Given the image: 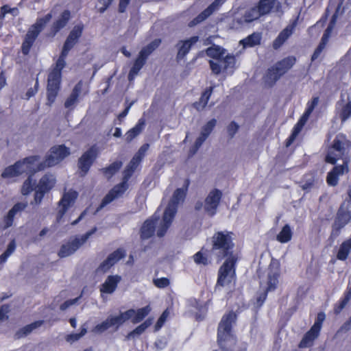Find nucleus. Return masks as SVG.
<instances>
[{
  "label": "nucleus",
  "instance_id": "f257e3e1",
  "mask_svg": "<svg viewBox=\"0 0 351 351\" xmlns=\"http://www.w3.org/2000/svg\"><path fill=\"white\" fill-rule=\"evenodd\" d=\"M237 320V315L230 311L225 313L217 327V341L222 351H233L237 344V337L233 334V326Z\"/></svg>",
  "mask_w": 351,
  "mask_h": 351
},
{
  "label": "nucleus",
  "instance_id": "f03ea898",
  "mask_svg": "<svg viewBox=\"0 0 351 351\" xmlns=\"http://www.w3.org/2000/svg\"><path fill=\"white\" fill-rule=\"evenodd\" d=\"M234 233L231 231H217L211 237V251L218 261L237 258L234 254Z\"/></svg>",
  "mask_w": 351,
  "mask_h": 351
},
{
  "label": "nucleus",
  "instance_id": "7ed1b4c3",
  "mask_svg": "<svg viewBox=\"0 0 351 351\" xmlns=\"http://www.w3.org/2000/svg\"><path fill=\"white\" fill-rule=\"evenodd\" d=\"M281 276L280 264L277 260H272L268 266L265 287L263 292L256 297V305L258 307L263 306L265 302L269 292L274 291L278 288Z\"/></svg>",
  "mask_w": 351,
  "mask_h": 351
},
{
  "label": "nucleus",
  "instance_id": "20e7f679",
  "mask_svg": "<svg viewBox=\"0 0 351 351\" xmlns=\"http://www.w3.org/2000/svg\"><path fill=\"white\" fill-rule=\"evenodd\" d=\"M51 18L52 14L51 12L47 13L43 17L38 18L36 22L28 29L24 36L21 47V51L23 56L29 55L38 36Z\"/></svg>",
  "mask_w": 351,
  "mask_h": 351
},
{
  "label": "nucleus",
  "instance_id": "39448f33",
  "mask_svg": "<svg viewBox=\"0 0 351 351\" xmlns=\"http://www.w3.org/2000/svg\"><path fill=\"white\" fill-rule=\"evenodd\" d=\"M39 160L40 156L37 155L27 156L19 160L14 165L5 167L1 173V177L3 178H12L25 173H35L38 171L37 167H34V165Z\"/></svg>",
  "mask_w": 351,
  "mask_h": 351
},
{
  "label": "nucleus",
  "instance_id": "423d86ee",
  "mask_svg": "<svg viewBox=\"0 0 351 351\" xmlns=\"http://www.w3.org/2000/svg\"><path fill=\"white\" fill-rule=\"evenodd\" d=\"M134 173V171L132 169L126 166L123 172V178L121 182L114 185L104 196L100 204L96 208L95 214L100 211L102 208H104L108 204L111 203L115 199L123 196V195L129 188L128 182Z\"/></svg>",
  "mask_w": 351,
  "mask_h": 351
},
{
  "label": "nucleus",
  "instance_id": "0eeeda50",
  "mask_svg": "<svg viewBox=\"0 0 351 351\" xmlns=\"http://www.w3.org/2000/svg\"><path fill=\"white\" fill-rule=\"evenodd\" d=\"M160 43L161 40L156 38L142 48L129 71L128 80L130 81L132 80L138 75L141 69L146 64L148 57L160 46Z\"/></svg>",
  "mask_w": 351,
  "mask_h": 351
},
{
  "label": "nucleus",
  "instance_id": "6e6552de",
  "mask_svg": "<svg viewBox=\"0 0 351 351\" xmlns=\"http://www.w3.org/2000/svg\"><path fill=\"white\" fill-rule=\"evenodd\" d=\"M71 154L69 147L65 145H58L51 147L49 154L46 156L45 160L37 165L38 171L44 170L47 167H53L61 162Z\"/></svg>",
  "mask_w": 351,
  "mask_h": 351
},
{
  "label": "nucleus",
  "instance_id": "1a4fd4ad",
  "mask_svg": "<svg viewBox=\"0 0 351 351\" xmlns=\"http://www.w3.org/2000/svg\"><path fill=\"white\" fill-rule=\"evenodd\" d=\"M224 260L218 270L217 286L225 287L236 280V265L238 258H230Z\"/></svg>",
  "mask_w": 351,
  "mask_h": 351
},
{
  "label": "nucleus",
  "instance_id": "9d476101",
  "mask_svg": "<svg viewBox=\"0 0 351 351\" xmlns=\"http://www.w3.org/2000/svg\"><path fill=\"white\" fill-rule=\"evenodd\" d=\"M295 61L296 59L293 56H289L278 61L274 66L268 69L266 74L267 80L275 83L295 64Z\"/></svg>",
  "mask_w": 351,
  "mask_h": 351
},
{
  "label": "nucleus",
  "instance_id": "9b49d317",
  "mask_svg": "<svg viewBox=\"0 0 351 351\" xmlns=\"http://www.w3.org/2000/svg\"><path fill=\"white\" fill-rule=\"evenodd\" d=\"M133 311H125L118 315L109 316L101 323L97 324L94 328V331L102 333L110 327H114V330H118L126 321L129 319Z\"/></svg>",
  "mask_w": 351,
  "mask_h": 351
},
{
  "label": "nucleus",
  "instance_id": "f8f14e48",
  "mask_svg": "<svg viewBox=\"0 0 351 351\" xmlns=\"http://www.w3.org/2000/svg\"><path fill=\"white\" fill-rule=\"evenodd\" d=\"M96 231L97 228L94 227L84 234L81 238L75 237L72 241L63 244L58 251V256L65 258L74 254Z\"/></svg>",
  "mask_w": 351,
  "mask_h": 351
},
{
  "label": "nucleus",
  "instance_id": "ddd939ff",
  "mask_svg": "<svg viewBox=\"0 0 351 351\" xmlns=\"http://www.w3.org/2000/svg\"><path fill=\"white\" fill-rule=\"evenodd\" d=\"M98 156V149L95 145L91 146L78 159L77 167L80 173L84 176L89 171L91 166Z\"/></svg>",
  "mask_w": 351,
  "mask_h": 351
},
{
  "label": "nucleus",
  "instance_id": "4468645a",
  "mask_svg": "<svg viewBox=\"0 0 351 351\" xmlns=\"http://www.w3.org/2000/svg\"><path fill=\"white\" fill-rule=\"evenodd\" d=\"M62 75L49 73L47 77V104L51 106L54 103L60 89Z\"/></svg>",
  "mask_w": 351,
  "mask_h": 351
},
{
  "label": "nucleus",
  "instance_id": "2eb2a0df",
  "mask_svg": "<svg viewBox=\"0 0 351 351\" xmlns=\"http://www.w3.org/2000/svg\"><path fill=\"white\" fill-rule=\"evenodd\" d=\"M27 206V202H17L0 220V229L5 230L10 228L14 221V217L18 213L23 212Z\"/></svg>",
  "mask_w": 351,
  "mask_h": 351
},
{
  "label": "nucleus",
  "instance_id": "dca6fc26",
  "mask_svg": "<svg viewBox=\"0 0 351 351\" xmlns=\"http://www.w3.org/2000/svg\"><path fill=\"white\" fill-rule=\"evenodd\" d=\"M77 196V192L72 190L63 194L58 202V206L60 208L56 215L57 223H59L62 220L67 210L75 203Z\"/></svg>",
  "mask_w": 351,
  "mask_h": 351
},
{
  "label": "nucleus",
  "instance_id": "f3484780",
  "mask_svg": "<svg viewBox=\"0 0 351 351\" xmlns=\"http://www.w3.org/2000/svg\"><path fill=\"white\" fill-rule=\"evenodd\" d=\"M222 197V192L217 189L210 191L204 201V210L211 217L214 216Z\"/></svg>",
  "mask_w": 351,
  "mask_h": 351
},
{
  "label": "nucleus",
  "instance_id": "a211bd4d",
  "mask_svg": "<svg viewBox=\"0 0 351 351\" xmlns=\"http://www.w3.org/2000/svg\"><path fill=\"white\" fill-rule=\"evenodd\" d=\"M71 19V12L69 10H63L60 16L51 24L47 36L49 38L55 37L57 34L64 29Z\"/></svg>",
  "mask_w": 351,
  "mask_h": 351
},
{
  "label": "nucleus",
  "instance_id": "6ab92c4d",
  "mask_svg": "<svg viewBox=\"0 0 351 351\" xmlns=\"http://www.w3.org/2000/svg\"><path fill=\"white\" fill-rule=\"evenodd\" d=\"M84 30L83 24H77L75 25L69 32L66 37L62 49V51L68 53L71 49L78 43L81 38Z\"/></svg>",
  "mask_w": 351,
  "mask_h": 351
},
{
  "label": "nucleus",
  "instance_id": "aec40b11",
  "mask_svg": "<svg viewBox=\"0 0 351 351\" xmlns=\"http://www.w3.org/2000/svg\"><path fill=\"white\" fill-rule=\"evenodd\" d=\"M189 305L193 308V315L197 322H199L205 319L208 311L207 302H202L196 298H191L189 300Z\"/></svg>",
  "mask_w": 351,
  "mask_h": 351
},
{
  "label": "nucleus",
  "instance_id": "412c9836",
  "mask_svg": "<svg viewBox=\"0 0 351 351\" xmlns=\"http://www.w3.org/2000/svg\"><path fill=\"white\" fill-rule=\"evenodd\" d=\"M125 255L126 252L123 248L119 247L117 249L110 253L106 259L99 265L98 269L104 273L108 271L117 262L123 258Z\"/></svg>",
  "mask_w": 351,
  "mask_h": 351
},
{
  "label": "nucleus",
  "instance_id": "4be33fe9",
  "mask_svg": "<svg viewBox=\"0 0 351 351\" xmlns=\"http://www.w3.org/2000/svg\"><path fill=\"white\" fill-rule=\"evenodd\" d=\"M298 17L292 20L290 23L283 29L276 38L273 41L272 47L274 49H278L293 33L298 24Z\"/></svg>",
  "mask_w": 351,
  "mask_h": 351
},
{
  "label": "nucleus",
  "instance_id": "5701e85b",
  "mask_svg": "<svg viewBox=\"0 0 351 351\" xmlns=\"http://www.w3.org/2000/svg\"><path fill=\"white\" fill-rule=\"evenodd\" d=\"M348 141L343 135H337L333 141L332 146L329 148L328 154L326 157L327 162L335 164V156L332 155L334 152H345V147Z\"/></svg>",
  "mask_w": 351,
  "mask_h": 351
},
{
  "label": "nucleus",
  "instance_id": "b1692460",
  "mask_svg": "<svg viewBox=\"0 0 351 351\" xmlns=\"http://www.w3.org/2000/svg\"><path fill=\"white\" fill-rule=\"evenodd\" d=\"M198 40L199 37L197 36H191L190 38L184 40H180L177 44V47H178L176 56L177 61L180 62V60H184L190 51L192 46Z\"/></svg>",
  "mask_w": 351,
  "mask_h": 351
},
{
  "label": "nucleus",
  "instance_id": "393cba45",
  "mask_svg": "<svg viewBox=\"0 0 351 351\" xmlns=\"http://www.w3.org/2000/svg\"><path fill=\"white\" fill-rule=\"evenodd\" d=\"M121 280V277L119 275H110L108 276L104 283L99 287V291L101 294H112L117 289L118 285Z\"/></svg>",
  "mask_w": 351,
  "mask_h": 351
},
{
  "label": "nucleus",
  "instance_id": "a878e982",
  "mask_svg": "<svg viewBox=\"0 0 351 351\" xmlns=\"http://www.w3.org/2000/svg\"><path fill=\"white\" fill-rule=\"evenodd\" d=\"M307 121V108L304 110L301 118L298 123L294 125L291 134L285 141V146L289 147L295 140L296 137L301 132L305 123Z\"/></svg>",
  "mask_w": 351,
  "mask_h": 351
},
{
  "label": "nucleus",
  "instance_id": "bb28decb",
  "mask_svg": "<svg viewBox=\"0 0 351 351\" xmlns=\"http://www.w3.org/2000/svg\"><path fill=\"white\" fill-rule=\"evenodd\" d=\"M307 121V108L304 110L301 118L298 123L294 125L291 134L285 141V146L289 147L295 140L296 137L301 132L305 123Z\"/></svg>",
  "mask_w": 351,
  "mask_h": 351
},
{
  "label": "nucleus",
  "instance_id": "cd10ccee",
  "mask_svg": "<svg viewBox=\"0 0 351 351\" xmlns=\"http://www.w3.org/2000/svg\"><path fill=\"white\" fill-rule=\"evenodd\" d=\"M157 219H147L143 223L140 230L141 240H147L154 235Z\"/></svg>",
  "mask_w": 351,
  "mask_h": 351
},
{
  "label": "nucleus",
  "instance_id": "c85d7f7f",
  "mask_svg": "<svg viewBox=\"0 0 351 351\" xmlns=\"http://www.w3.org/2000/svg\"><path fill=\"white\" fill-rule=\"evenodd\" d=\"M348 172V161L345 160L342 165L335 167L332 171L328 173L327 176L328 184L330 186H336L338 183V176L343 175Z\"/></svg>",
  "mask_w": 351,
  "mask_h": 351
},
{
  "label": "nucleus",
  "instance_id": "c756f323",
  "mask_svg": "<svg viewBox=\"0 0 351 351\" xmlns=\"http://www.w3.org/2000/svg\"><path fill=\"white\" fill-rule=\"evenodd\" d=\"M189 184V179H186L184 180L182 187L178 188L175 190L171 199V201L169 204H171L172 206H175L176 208H178V206L180 204V202H183L184 200Z\"/></svg>",
  "mask_w": 351,
  "mask_h": 351
},
{
  "label": "nucleus",
  "instance_id": "7c9ffc66",
  "mask_svg": "<svg viewBox=\"0 0 351 351\" xmlns=\"http://www.w3.org/2000/svg\"><path fill=\"white\" fill-rule=\"evenodd\" d=\"M215 88V85L206 88V89L202 93L199 101L193 104V108L197 111L204 110L206 107Z\"/></svg>",
  "mask_w": 351,
  "mask_h": 351
},
{
  "label": "nucleus",
  "instance_id": "2f4dec72",
  "mask_svg": "<svg viewBox=\"0 0 351 351\" xmlns=\"http://www.w3.org/2000/svg\"><path fill=\"white\" fill-rule=\"evenodd\" d=\"M128 311H133L129 319H131L133 324H137L143 321L149 315L152 308L149 305H147L138 308L136 311L132 308L128 309Z\"/></svg>",
  "mask_w": 351,
  "mask_h": 351
},
{
  "label": "nucleus",
  "instance_id": "473e14b6",
  "mask_svg": "<svg viewBox=\"0 0 351 351\" xmlns=\"http://www.w3.org/2000/svg\"><path fill=\"white\" fill-rule=\"evenodd\" d=\"M325 319V314L319 313L317 314L316 321L308 330V343L313 341L319 336L323 322Z\"/></svg>",
  "mask_w": 351,
  "mask_h": 351
},
{
  "label": "nucleus",
  "instance_id": "72a5a7b5",
  "mask_svg": "<svg viewBox=\"0 0 351 351\" xmlns=\"http://www.w3.org/2000/svg\"><path fill=\"white\" fill-rule=\"evenodd\" d=\"M145 126V120L143 118L138 119L136 124L125 134V141L128 143L131 142L134 138L138 136L143 130Z\"/></svg>",
  "mask_w": 351,
  "mask_h": 351
},
{
  "label": "nucleus",
  "instance_id": "f704fd0d",
  "mask_svg": "<svg viewBox=\"0 0 351 351\" xmlns=\"http://www.w3.org/2000/svg\"><path fill=\"white\" fill-rule=\"evenodd\" d=\"M262 36L260 32H254L240 41L243 48L254 47L261 44Z\"/></svg>",
  "mask_w": 351,
  "mask_h": 351
},
{
  "label": "nucleus",
  "instance_id": "c9c22d12",
  "mask_svg": "<svg viewBox=\"0 0 351 351\" xmlns=\"http://www.w3.org/2000/svg\"><path fill=\"white\" fill-rule=\"evenodd\" d=\"M278 3L277 0H259L256 5L262 16L269 14Z\"/></svg>",
  "mask_w": 351,
  "mask_h": 351
},
{
  "label": "nucleus",
  "instance_id": "e433bc0d",
  "mask_svg": "<svg viewBox=\"0 0 351 351\" xmlns=\"http://www.w3.org/2000/svg\"><path fill=\"white\" fill-rule=\"evenodd\" d=\"M82 89V81H80L78 83H77L74 88L72 90V92L69 97L66 99L64 102V106L65 108H68L74 105L76 101H77V99L80 96V94L81 93Z\"/></svg>",
  "mask_w": 351,
  "mask_h": 351
},
{
  "label": "nucleus",
  "instance_id": "4c0bfd02",
  "mask_svg": "<svg viewBox=\"0 0 351 351\" xmlns=\"http://www.w3.org/2000/svg\"><path fill=\"white\" fill-rule=\"evenodd\" d=\"M122 165L123 162L121 160H116L108 167L102 168L101 171L108 179H110L120 170Z\"/></svg>",
  "mask_w": 351,
  "mask_h": 351
},
{
  "label": "nucleus",
  "instance_id": "58836bf2",
  "mask_svg": "<svg viewBox=\"0 0 351 351\" xmlns=\"http://www.w3.org/2000/svg\"><path fill=\"white\" fill-rule=\"evenodd\" d=\"M293 237V231L289 224H285L276 235V240L281 243H287L290 241Z\"/></svg>",
  "mask_w": 351,
  "mask_h": 351
},
{
  "label": "nucleus",
  "instance_id": "ea45409f",
  "mask_svg": "<svg viewBox=\"0 0 351 351\" xmlns=\"http://www.w3.org/2000/svg\"><path fill=\"white\" fill-rule=\"evenodd\" d=\"M44 323L43 320H38L35 321L21 328L16 333V336L17 338H21L22 337H25L31 333L34 329L41 326Z\"/></svg>",
  "mask_w": 351,
  "mask_h": 351
},
{
  "label": "nucleus",
  "instance_id": "a19ab883",
  "mask_svg": "<svg viewBox=\"0 0 351 351\" xmlns=\"http://www.w3.org/2000/svg\"><path fill=\"white\" fill-rule=\"evenodd\" d=\"M68 53L61 51L60 54L56 62L55 66L49 73H56L58 75H62V71L66 66V58Z\"/></svg>",
  "mask_w": 351,
  "mask_h": 351
},
{
  "label": "nucleus",
  "instance_id": "79ce46f5",
  "mask_svg": "<svg viewBox=\"0 0 351 351\" xmlns=\"http://www.w3.org/2000/svg\"><path fill=\"white\" fill-rule=\"evenodd\" d=\"M152 324V319L148 318L139 326L136 327L133 330L130 332L127 336V339H130L132 337H134L135 335H140L144 332V331L149 327Z\"/></svg>",
  "mask_w": 351,
  "mask_h": 351
},
{
  "label": "nucleus",
  "instance_id": "37998d69",
  "mask_svg": "<svg viewBox=\"0 0 351 351\" xmlns=\"http://www.w3.org/2000/svg\"><path fill=\"white\" fill-rule=\"evenodd\" d=\"M55 182L51 179L49 176L44 175L39 180L36 187L40 190L44 191L47 193L53 187Z\"/></svg>",
  "mask_w": 351,
  "mask_h": 351
},
{
  "label": "nucleus",
  "instance_id": "c03bdc74",
  "mask_svg": "<svg viewBox=\"0 0 351 351\" xmlns=\"http://www.w3.org/2000/svg\"><path fill=\"white\" fill-rule=\"evenodd\" d=\"M176 213L177 208L175 206H172L169 204L163 213L162 223L171 226Z\"/></svg>",
  "mask_w": 351,
  "mask_h": 351
},
{
  "label": "nucleus",
  "instance_id": "a18cd8bd",
  "mask_svg": "<svg viewBox=\"0 0 351 351\" xmlns=\"http://www.w3.org/2000/svg\"><path fill=\"white\" fill-rule=\"evenodd\" d=\"M351 250V238L343 241L339 249L337 257L339 260L345 261Z\"/></svg>",
  "mask_w": 351,
  "mask_h": 351
},
{
  "label": "nucleus",
  "instance_id": "49530a36",
  "mask_svg": "<svg viewBox=\"0 0 351 351\" xmlns=\"http://www.w3.org/2000/svg\"><path fill=\"white\" fill-rule=\"evenodd\" d=\"M258 11L256 5L246 10L243 14L244 21L250 23L263 16Z\"/></svg>",
  "mask_w": 351,
  "mask_h": 351
},
{
  "label": "nucleus",
  "instance_id": "de8ad7c7",
  "mask_svg": "<svg viewBox=\"0 0 351 351\" xmlns=\"http://www.w3.org/2000/svg\"><path fill=\"white\" fill-rule=\"evenodd\" d=\"M28 174L27 178L24 181L21 192L23 195H29L34 189L35 181L32 178L34 173H26Z\"/></svg>",
  "mask_w": 351,
  "mask_h": 351
},
{
  "label": "nucleus",
  "instance_id": "09e8293b",
  "mask_svg": "<svg viewBox=\"0 0 351 351\" xmlns=\"http://www.w3.org/2000/svg\"><path fill=\"white\" fill-rule=\"evenodd\" d=\"M206 53L208 57L219 60L223 56L225 50L218 45H215L207 48Z\"/></svg>",
  "mask_w": 351,
  "mask_h": 351
},
{
  "label": "nucleus",
  "instance_id": "8fccbe9b",
  "mask_svg": "<svg viewBox=\"0 0 351 351\" xmlns=\"http://www.w3.org/2000/svg\"><path fill=\"white\" fill-rule=\"evenodd\" d=\"M350 221V218L348 217V211L344 213H339L337 219L334 224V228H335L337 230H339Z\"/></svg>",
  "mask_w": 351,
  "mask_h": 351
},
{
  "label": "nucleus",
  "instance_id": "3c124183",
  "mask_svg": "<svg viewBox=\"0 0 351 351\" xmlns=\"http://www.w3.org/2000/svg\"><path fill=\"white\" fill-rule=\"evenodd\" d=\"M216 124L217 120L214 118L211 119L204 125H203L200 134L206 138H208L214 130Z\"/></svg>",
  "mask_w": 351,
  "mask_h": 351
},
{
  "label": "nucleus",
  "instance_id": "603ef678",
  "mask_svg": "<svg viewBox=\"0 0 351 351\" xmlns=\"http://www.w3.org/2000/svg\"><path fill=\"white\" fill-rule=\"evenodd\" d=\"M193 261L197 265H202L204 266H207L210 263L208 256L202 252V250L196 252L193 256Z\"/></svg>",
  "mask_w": 351,
  "mask_h": 351
},
{
  "label": "nucleus",
  "instance_id": "864d4df0",
  "mask_svg": "<svg viewBox=\"0 0 351 351\" xmlns=\"http://www.w3.org/2000/svg\"><path fill=\"white\" fill-rule=\"evenodd\" d=\"M87 332L86 328L84 326L80 328V332L79 333H71L67 335L65 337V339L67 342L73 343L75 341H78L81 337H82Z\"/></svg>",
  "mask_w": 351,
  "mask_h": 351
},
{
  "label": "nucleus",
  "instance_id": "5fc2aeb1",
  "mask_svg": "<svg viewBox=\"0 0 351 351\" xmlns=\"http://www.w3.org/2000/svg\"><path fill=\"white\" fill-rule=\"evenodd\" d=\"M168 315H169V311L167 309H166L160 315V316L159 317V318L158 319V320L155 324L154 329L156 331L159 330L163 326V325L165 324V323L167 320Z\"/></svg>",
  "mask_w": 351,
  "mask_h": 351
},
{
  "label": "nucleus",
  "instance_id": "6e6d98bb",
  "mask_svg": "<svg viewBox=\"0 0 351 351\" xmlns=\"http://www.w3.org/2000/svg\"><path fill=\"white\" fill-rule=\"evenodd\" d=\"M206 139L207 138L200 134L199 136L196 138L194 145L190 150V152L192 154H195Z\"/></svg>",
  "mask_w": 351,
  "mask_h": 351
},
{
  "label": "nucleus",
  "instance_id": "4d7b16f0",
  "mask_svg": "<svg viewBox=\"0 0 351 351\" xmlns=\"http://www.w3.org/2000/svg\"><path fill=\"white\" fill-rule=\"evenodd\" d=\"M153 282L154 285L159 289L166 288L170 285L169 279L165 277L154 279Z\"/></svg>",
  "mask_w": 351,
  "mask_h": 351
},
{
  "label": "nucleus",
  "instance_id": "13d9d810",
  "mask_svg": "<svg viewBox=\"0 0 351 351\" xmlns=\"http://www.w3.org/2000/svg\"><path fill=\"white\" fill-rule=\"evenodd\" d=\"M149 147V145L148 143L143 144L138 150V152L134 154V157L137 158L138 161H142L143 158L145 156L147 151Z\"/></svg>",
  "mask_w": 351,
  "mask_h": 351
},
{
  "label": "nucleus",
  "instance_id": "bf43d9fd",
  "mask_svg": "<svg viewBox=\"0 0 351 351\" xmlns=\"http://www.w3.org/2000/svg\"><path fill=\"white\" fill-rule=\"evenodd\" d=\"M326 45V36L324 37V38H322L321 43H319V46L317 47V49H315V51H314V53L311 57L312 61L315 60L318 58L319 54L322 53V51L324 49Z\"/></svg>",
  "mask_w": 351,
  "mask_h": 351
},
{
  "label": "nucleus",
  "instance_id": "052dcab7",
  "mask_svg": "<svg viewBox=\"0 0 351 351\" xmlns=\"http://www.w3.org/2000/svg\"><path fill=\"white\" fill-rule=\"evenodd\" d=\"M224 63V69H227L231 66H233L235 63V58L233 55L228 54L224 58L222 57L220 60Z\"/></svg>",
  "mask_w": 351,
  "mask_h": 351
},
{
  "label": "nucleus",
  "instance_id": "680f3d73",
  "mask_svg": "<svg viewBox=\"0 0 351 351\" xmlns=\"http://www.w3.org/2000/svg\"><path fill=\"white\" fill-rule=\"evenodd\" d=\"M351 115V101H350L342 109L341 119L343 121H346Z\"/></svg>",
  "mask_w": 351,
  "mask_h": 351
},
{
  "label": "nucleus",
  "instance_id": "e2e57ef3",
  "mask_svg": "<svg viewBox=\"0 0 351 351\" xmlns=\"http://www.w3.org/2000/svg\"><path fill=\"white\" fill-rule=\"evenodd\" d=\"M113 0H98V11L99 13H104L112 4Z\"/></svg>",
  "mask_w": 351,
  "mask_h": 351
},
{
  "label": "nucleus",
  "instance_id": "0e129e2a",
  "mask_svg": "<svg viewBox=\"0 0 351 351\" xmlns=\"http://www.w3.org/2000/svg\"><path fill=\"white\" fill-rule=\"evenodd\" d=\"M47 193L44 191L40 190L37 187L35 188V193H34V201L36 204H39L41 203L45 195Z\"/></svg>",
  "mask_w": 351,
  "mask_h": 351
},
{
  "label": "nucleus",
  "instance_id": "69168bd1",
  "mask_svg": "<svg viewBox=\"0 0 351 351\" xmlns=\"http://www.w3.org/2000/svg\"><path fill=\"white\" fill-rule=\"evenodd\" d=\"M38 86H39V82L38 79L36 80V83L34 84V86L33 88H30L27 90L26 93V99H29L30 97L34 96L38 90Z\"/></svg>",
  "mask_w": 351,
  "mask_h": 351
},
{
  "label": "nucleus",
  "instance_id": "338daca9",
  "mask_svg": "<svg viewBox=\"0 0 351 351\" xmlns=\"http://www.w3.org/2000/svg\"><path fill=\"white\" fill-rule=\"evenodd\" d=\"M228 132L231 138H232L239 130V125L235 121H232L228 126Z\"/></svg>",
  "mask_w": 351,
  "mask_h": 351
},
{
  "label": "nucleus",
  "instance_id": "774afa93",
  "mask_svg": "<svg viewBox=\"0 0 351 351\" xmlns=\"http://www.w3.org/2000/svg\"><path fill=\"white\" fill-rule=\"evenodd\" d=\"M209 65H210L212 72L214 74L219 75L221 73V66L219 63L215 62L213 60H209Z\"/></svg>",
  "mask_w": 351,
  "mask_h": 351
}]
</instances>
